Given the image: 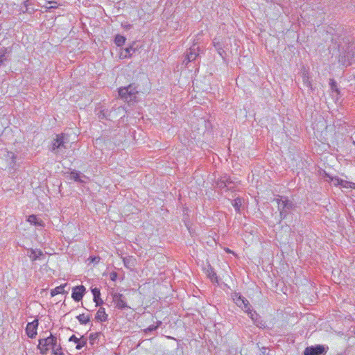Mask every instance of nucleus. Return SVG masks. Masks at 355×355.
I'll return each instance as SVG.
<instances>
[{
  "instance_id": "obj_1",
  "label": "nucleus",
  "mask_w": 355,
  "mask_h": 355,
  "mask_svg": "<svg viewBox=\"0 0 355 355\" xmlns=\"http://www.w3.org/2000/svg\"><path fill=\"white\" fill-rule=\"evenodd\" d=\"M138 93V86L135 83L130 84L128 87L119 89V96L128 103L137 102V95Z\"/></svg>"
},
{
  "instance_id": "obj_2",
  "label": "nucleus",
  "mask_w": 355,
  "mask_h": 355,
  "mask_svg": "<svg viewBox=\"0 0 355 355\" xmlns=\"http://www.w3.org/2000/svg\"><path fill=\"white\" fill-rule=\"evenodd\" d=\"M37 348L42 355L47 354L50 349L55 348L58 343L57 337L50 333L49 336L45 338H40Z\"/></svg>"
},
{
  "instance_id": "obj_3",
  "label": "nucleus",
  "mask_w": 355,
  "mask_h": 355,
  "mask_svg": "<svg viewBox=\"0 0 355 355\" xmlns=\"http://www.w3.org/2000/svg\"><path fill=\"white\" fill-rule=\"evenodd\" d=\"M275 200L277 202L278 210L279 211V222L285 219L289 211L294 208V204L287 198L278 196Z\"/></svg>"
},
{
  "instance_id": "obj_4",
  "label": "nucleus",
  "mask_w": 355,
  "mask_h": 355,
  "mask_svg": "<svg viewBox=\"0 0 355 355\" xmlns=\"http://www.w3.org/2000/svg\"><path fill=\"white\" fill-rule=\"evenodd\" d=\"M67 143V138L63 133L56 135V137L53 140L52 144L49 150L55 155L62 153L64 150L66 149V144Z\"/></svg>"
},
{
  "instance_id": "obj_5",
  "label": "nucleus",
  "mask_w": 355,
  "mask_h": 355,
  "mask_svg": "<svg viewBox=\"0 0 355 355\" xmlns=\"http://www.w3.org/2000/svg\"><path fill=\"white\" fill-rule=\"evenodd\" d=\"M232 299L235 304L247 313H251V305L249 301L239 293H234Z\"/></svg>"
},
{
  "instance_id": "obj_6",
  "label": "nucleus",
  "mask_w": 355,
  "mask_h": 355,
  "mask_svg": "<svg viewBox=\"0 0 355 355\" xmlns=\"http://www.w3.org/2000/svg\"><path fill=\"white\" fill-rule=\"evenodd\" d=\"M329 347L323 345H315L306 347L303 352L304 355H325Z\"/></svg>"
},
{
  "instance_id": "obj_7",
  "label": "nucleus",
  "mask_w": 355,
  "mask_h": 355,
  "mask_svg": "<svg viewBox=\"0 0 355 355\" xmlns=\"http://www.w3.org/2000/svg\"><path fill=\"white\" fill-rule=\"evenodd\" d=\"M112 297L113 302L115 304V307L119 310H123L125 309H130L127 304L125 297L119 293H112Z\"/></svg>"
},
{
  "instance_id": "obj_8",
  "label": "nucleus",
  "mask_w": 355,
  "mask_h": 355,
  "mask_svg": "<svg viewBox=\"0 0 355 355\" xmlns=\"http://www.w3.org/2000/svg\"><path fill=\"white\" fill-rule=\"evenodd\" d=\"M123 109L121 107H112L110 110H101L98 111L97 115L99 119H107L109 121L116 120V116H114V112H121Z\"/></svg>"
},
{
  "instance_id": "obj_9",
  "label": "nucleus",
  "mask_w": 355,
  "mask_h": 355,
  "mask_svg": "<svg viewBox=\"0 0 355 355\" xmlns=\"http://www.w3.org/2000/svg\"><path fill=\"white\" fill-rule=\"evenodd\" d=\"M39 322L37 319L34 320L31 322H28L26 327V334L30 338H35L37 335V330L38 327Z\"/></svg>"
},
{
  "instance_id": "obj_10",
  "label": "nucleus",
  "mask_w": 355,
  "mask_h": 355,
  "mask_svg": "<svg viewBox=\"0 0 355 355\" xmlns=\"http://www.w3.org/2000/svg\"><path fill=\"white\" fill-rule=\"evenodd\" d=\"M200 52V48L199 46L196 44H193L191 46L187 51V60L188 62L196 60V59L199 56Z\"/></svg>"
},
{
  "instance_id": "obj_11",
  "label": "nucleus",
  "mask_w": 355,
  "mask_h": 355,
  "mask_svg": "<svg viewBox=\"0 0 355 355\" xmlns=\"http://www.w3.org/2000/svg\"><path fill=\"white\" fill-rule=\"evenodd\" d=\"M86 292V288L83 285L76 286L73 288L71 297L76 302L80 301L85 293Z\"/></svg>"
},
{
  "instance_id": "obj_12",
  "label": "nucleus",
  "mask_w": 355,
  "mask_h": 355,
  "mask_svg": "<svg viewBox=\"0 0 355 355\" xmlns=\"http://www.w3.org/2000/svg\"><path fill=\"white\" fill-rule=\"evenodd\" d=\"M11 52V48L0 47V67L3 66L6 62L10 61L9 55Z\"/></svg>"
},
{
  "instance_id": "obj_13",
  "label": "nucleus",
  "mask_w": 355,
  "mask_h": 355,
  "mask_svg": "<svg viewBox=\"0 0 355 355\" xmlns=\"http://www.w3.org/2000/svg\"><path fill=\"white\" fill-rule=\"evenodd\" d=\"M69 342H73L76 344V349L78 350L81 349L87 343V339L85 336H82L80 338H77L75 335H72L69 338Z\"/></svg>"
},
{
  "instance_id": "obj_14",
  "label": "nucleus",
  "mask_w": 355,
  "mask_h": 355,
  "mask_svg": "<svg viewBox=\"0 0 355 355\" xmlns=\"http://www.w3.org/2000/svg\"><path fill=\"white\" fill-rule=\"evenodd\" d=\"M28 256L30 259L35 261L36 260H40L44 257V254L42 251L40 249H30L28 250Z\"/></svg>"
},
{
  "instance_id": "obj_15",
  "label": "nucleus",
  "mask_w": 355,
  "mask_h": 355,
  "mask_svg": "<svg viewBox=\"0 0 355 355\" xmlns=\"http://www.w3.org/2000/svg\"><path fill=\"white\" fill-rule=\"evenodd\" d=\"M3 156L5 157V159L7 162V166L10 168H13L16 164L15 153L11 151H5Z\"/></svg>"
},
{
  "instance_id": "obj_16",
  "label": "nucleus",
  "mask_w": 355,
  "mask_h": 355,
  "mask_svg": "<svg viewBox=\"0 0 355 355\" xmlns=\"http://www.w3.org/2000/svg\"><path fill=\"white\" fill-rule=\"evenodd\" d=\"M302 82L304 86L309 88L310 90H313L312 84L310 80L308 71L304 67L301 71Z\"/></svg>"
},
{
  "instance_id": "obj_17",
  "label": "nucleus",
  "mask_w": 355,
  "mask_h": 355,
  "mask_svg": "<svg viewBox=\"0 0 355 355\" xmlns=\"http://www.w3.org/2000/svg\"><path fill=\"white\" fill-rule=\"evenodd\" d=\"M93 294V300L96 303V306H99L103 304V301L101 298V291L98 288H93L91 290Z\"/></svg>"
},
{
  "instance_id": "obj_18",
  "label": "nucleus",
  "mask_w": 355,
  "mask_h": 355,
  "mask_svg": "<svg viewBox=\"0 0 355 355\" xmlns=\"http://www.w3.org/2000/svg\"><path fill=\"white\" fill-rule=\"evenodd\" d=\"M28 222H29L31 225H33L35 226H38V227H44V223L42 220H41L40 218H39L37 216L35 215H30L28 218Z\"/></svg>"
},
{
  "instance_id": "obj_19",
  "label": "nucleus",
  "mask_w": 355,
  "mask_h": 355,
  "mask_svg": "<svg viewBox=\"0 0 355 355\" xmlns=\"http://www.w3.org/2000/svg\"><path fill=\"white\" fill-rule=\"evenodd\" d=\"M248 315L257 327H262V326H263L261 317L256 311H252L251 309V313H248Z\"/></svg>"
},
{
  "instance_id": "obj_20",
  "label": "nucleus",
  "mask_w": 355,
  "mask_h": 355,
  "mask_svg": "<svg viewBox=\"0 0 355 355\" xmlns=\"http://www.w3.org/2000/svg\"><path fill=\"white\" fill-rule=\"evenodd\" d=\"M82 178H86V176L82 174L80 171L73 170L70 173V179L73 180L76 182L83 183L84 181Z\"/></svg>"
},
{
  "instance_id": "obj_21",
  "label": "nucleus",
  "mask_w": 355,
  "mask_h": 355,
  "mask_svg": "<svg viewBox=\"0 0 355 355\" xmlns=\"http://www.w3.org/2000/svg\"><path fill=\"white\" fill-rule=\"evenodd\" d=\"M95 319L101 322H105L107 320V314L105 313V309L104 308L100 307L96 314Z\"/></svg>"
},
{
  "instance_id": "obj_22",
  "label": "nucleus",
  "mask_w": 355,
  "mask_h": 355,
  "mask_svg": "<svg viewBox=\"0 0 355 355\" xmlns=\"http://www.w3.org/2000/svg\"><path fill=\"white\" fill-rule=\"evenodd\" d=\"M207 275L211 280V282H218V277L213 267L209 264L207 269Z\"/></svg>"
},
{
  "instance_id": "obj_23",
  "label": "nucleus",
  "mask_w": 355,
  "mask_h": 355,
  "mask_svg": "<svg viewBox=\"0 0 355 355\" xmlns=\"http://www.w3.org/2000/svg\"><path fill=\"white\" fill-rule=\"evenodd\" d=\"M325 173V176L329 178V180H327L333 182L334 185H335V186L341 185V186H343L345 187H347L346 185L343 184V183L345 182V181L343 180H341L338 178H332L327 173ZM345 183H347V182H345Z\"/></svg>"
},
{
  "instance_id": "obj_24",
  "label": "nucleus",
  "mask_w": 355,
  "mask_h": 355,
  "mask_svg": "<svg viewBox=\"0 0 355 355\" xmlns=\"http://www.w3.org/2000/svg\"><path fill=\"white\" fill-rule=\"evenodd\" d=\"M23 5L24 7V10L21 9V12L23 13H28V14L32 15L36 11V9H35V8H31V10H29V6L32 5L31 0L24 1L23 3Z\"/></svg>"
},
{
  "instance_id": "obj_25",
  "label": "nucleus",
  "mask_w": 355,
  "mask_h": 355,
  "mask_svg": "<svg viewBox=\"0 0 355 355\" xmlns=\"http://www.w3.org/2000/svg\"><path fill=\"white\" fill-rule=\"evenodd\" d=\"M67 284H64L52 289L51 291V295L53 297L58 294L64 293V287L67 286Z\"/></svg>"
},
{
  "instance_id": "obj_26",
  "label": "nucleus",
  "mask_w": 355,
  "mask_h": 355,
  "mask_svg": "<svg viewBox=\"0 0 355 355\" xmlns=\"http://www.w3.org/2000/svg\"><path fill=\"white\" fill-rule=\"evenodd\" d=\"M125 54L123 55V53H121V57L123 58H131L132 55V53L136 51V48H134L133 46H130L125 49H124Z\"/></svg>"
},
{
  "instance_id": "obj_27",
  "label": "nucleus",
  "mask_w": 355,
  "mask_h": 355,
  "mask_svg": "<svg viewBox=\"0 0 355 355\" xmlns=\"http://www.w3.org/2000/svg\"><path fill=\"white\" fill-rule=\"evenodd\" d=\"M242 203L243 199L239 197L232 201V205L237 213L240 212V208L242 206Z\"/></svg>"
},
{
  "instance_id": "obj_28",
  "label": "nucleus",
  "mask_w": 355,
  "mask_h": 355,
  "mask_svg": "<svg viewBox=\"0 0 355 355\" xmlns=\"http://www.w3.org/2000/svg\"><path fill=\"white\" fill-rule=\"evenodd\" d=\"M90 315H85V313L80 314L76 317L77 320L81 324H86L90 321Z\"/></svg>"
},
{
  "instance_id": "obj_29",
  "label": "nucleus",
  "mask_w": 355,
  "mask_h": 355,
  "mask_svg": "<svg viewBox=\"0 0 355 355\" xmlns=\"http://www.w3.org/2000/svg\"><path fill=\"white\" fill-rule=\"evenodd\" d=\"M125 37L119 34H117L114 37V43L117 46H122L125 44Z\"/></svg>"
},
{
  "instance_id": "obj_30",
  "label": "nucleus",
  "mask_w": 355,
  "mask_h": 355,
  "mask_svg": "<svg viewBox=\"0 0 355 355\" xmlns=\"http://www.w3.org/2000/svg\"><path fill=\"white\" fill-rule=\"evenodd\" d=\"M101 335V333H100V332H96V333L90 334V335L89 336V343L92 345H93L95 343H96L97 340H98V338H99Z\"/></svg>"
},
{
  "instance_id": "obj_31",
  "label": "nucleus",
  "mask_w": 355,
  "mask_h": 355,
  "mask_svg": "<svg viewBox=\"0 0 355 355\" xmlns=\"http://www.w3.org/2000/svg\"><path fill=\"white\" fill-rule=\"evenodd\" d=\"M223 178L225 180V184L227 186V190H233L234 188V182L230 179V177L227 175H224Z\"/></svg>"
},
{
  "instance_id": "obj_32",
  "label": "nucleus",
  "mask_w": 355,
  "mask_h": 355,
  "mask_svg": "<svg viewBox=\"0 0 355 355\" xmlns=\"http://www.w3.org/2000/svg\"><path fill=\"white\" fill-rule=\"evenodd\" d=\"M216 187L221 190L225 189L227 191L223 176L216 182Z\"/></svg>"
},
{
  "instance_id": "obj_33",
  "label": "nucleus",
  "mask_w": 355,
  "mask_h": 355,
  "mask_svg": "<svg viewBox=\"0 0 355 355\" xmlns=\"http://www.w3.org/2000/svg\"><path fill=\"white\" fill-rule=\"evenodd\" d=\"M52 354L53 355H65L62 352V348L61 347L60 343H57L56 347L55 348H53L52 349Z\"/></svg>"
},
{
  "instance_id": "obj_34",
  "label": "nucleus",
  "mask_w": 355,
  "mask_h": 355,
  "mask_svg": "<svg viewBox=\"0 0 355 355\" xmlns=\"http://www.w3.org/2000/svg\"><path fill=\"white\" fill-rule=\"evenodd\" d=\"M329 85H330L331 89L333 92H336L338 94H340V90L337 86V83L336 82V80L334 79H330Z\"/></svg>"
},
{
  "instance_id": "obj_35",
  "label": "nucleus",
  "mask_w": 355,
  "mask_h": 355,
  "mask_svg": "<svg viewBox=\"0 0 355 355\" xmlns=\"http://www.w3.org/2000/svg\"><path fill=\"white\" fill-rule=\"evenodd\" d=\"M123 263H124L125 266L128 268H131V267H133L135 266L134 260L130 257L124 258Z\"/></svg>"
},
{
  "instance_id": "obj_36",
  "label": "nucleus",
  "mask_w": 355,
  "mask_h": 355,
  "mask_svg": "<svg viewBox=\"0 0 355 355\" xmlns=\"http://www.w3.org/2000/svg\"><path fill=\"white\" fill-rule=\"evenodd\" d=\"M118 107H121L123 109V112L121 111V112H114V116H116V119H117V118H119V117L122 118L123 116H125V114L126 112L124 107L119 106Z\"/></svg>"
},
{
  "instance_id": "obj_37",
  "label": "nucleus",
  "mask_w": 355,
  "mask_h": 355,
  "mask_svg": "<svg viewBox=\"0 0 355 355\" xmlns=\"http://www.w3.org/2000/svg\"><path fill=\"white\" fill-rule=\"evenodd\" d=\"M156 330H157V327H155V324H151L146 329H144V332L145 334H148V333H150L154 331H156Z\"/></svg>"
},
{
  "instance_id": "obj_38",
  "label": "nucleus",
  "mask_w": 355,
  "mask_h": 355,
  "mask_svg": "<svg viewBox=\"0 0 355 355\" xmlns=\"http://www.w3.org/2000/svg\"><path fill=\"white\" fill-rule=\"evenodd\" d=\"M117 273L116 272H112L110 275V279L112 281H115L117 278Z\"/></svg>"
},
{
  "instance_id": "obj_39",
  "label": "nucleus",
  "mask_w": 355,
  "mask_h": 355,
  "mask_svg": "<svg viewBox=\"0 0 355 355\" xmlns=\"http://www.w3.org/2000/svg\"><path fill=\"white\" fill-rule=\"evenodd\" d=\"M89 259H91V262L98 263L100 258L98 257H90Z\"/></svg>"
},
{
  "instance_id": "obj_40",
  "label": "nucleus",
  "mask_w": 355,
  "mask_h": 355,
  "mask_svg": "<svg viewBox=\"0 0 355 355\" xmlns=\"http://www.w3.org/2000/svg\"><path fill=\"white\" fill-rule=\"evenodd\" d=\"M162 321H159V320L157 321L156 325H155V327H157V329L162 325Z\"/></svg>"
},
{
  "instance_id": "obj_41",
  "label": "nucleus",
  "mask_w": 355,
  "mask_h": 355,
  "mask_svg": "<svg viewBox=\"0 0 355 355\" xmlns=\"http://www.w3.org/2000/svg\"><path fill=\"white\" fill-rule=\"evenodd\" d=\"M349 187L355 189V183L349 182Z\"/></svg>"
},
{
  "instance_id": "obj_42",
  "label": "nucleus",
  "mask_w": 355,
  "mask_h": 355,
  "mask_svg": "<svg viewBox=\"0 0 355 355\" xmlns=\"http://www.w3.org/2000/svg\"><path fill=\"white\" fill-rule=\"evenodd\" d=\"M353 333L355 334V326L353 327V330H352Z\"/></svg>"
},
{
  "instance_id": "obj_43",
  "label": "nucleus",
  "mask_w": 355,
  "mask_h": 355,
  "mask_svg": "<svg viewBox=\"0 0 355 355\" xmlns=\"http://www.w3.org/2000/svg\"><path fill=\"white\" fill-rule=\"evenodd\" d=\"M266 2H272V0H265Z\"/></svg>"
},
{
  "instance_id": "obj_44",
  "label": "nucleus",
  "mask_w": 355,
  "mask_h": 355,
  "mask_svg": "<svg viewBox=\"0 0 355 355\" xmlns=\"http://www.w3.org/2000/svg\"><path fill=\"white\" fill-rule=\"evenodd\" d=\"M31 6H29V10H31Z\"/></svg>"
}]
</instances>
